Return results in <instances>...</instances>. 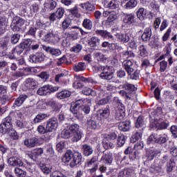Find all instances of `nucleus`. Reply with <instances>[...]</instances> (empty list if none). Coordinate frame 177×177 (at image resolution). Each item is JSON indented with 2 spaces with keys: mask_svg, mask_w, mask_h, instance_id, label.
<instances>
[{
  "mask_svg": "<svg viewBox=\"0 0 177 177\" xmlns=\"http://www.w3.org/2000/svg\"><path fill=\"white\" fill-rule=\"evenodd\" d=\"M44 60H45V55L42 53H37L29 57V61L32 62V63H41Z\"/></svg>",
  "mask_w": 177,
  "mask_h": 177,
  "instance_id": "obj_15",
  "label": "nucleus"
},
{
  "mask_svg": "<svg viewBox=\"0 0 177 177\" xmlns=\"http://www.w3.org/2000/svg\"><path fill=\"white\" fill-rule=\"evenodd\" d=\"M6 31V18L0 16V35Z\"/></svg>",
  "mask_w": 177,
  "mask_h": 177,
  "instance_id": "obj_33",
  "label": "nucleus"
},
{
  "mask_svg": "<svg viewBox=\"0 0 177 177\" xmlns=\"http://www.w3.org/2000/svg\"><path fill=\"white\" fill-rule=\"evenodd\" d=\"M152 32H151V26L146 28L144 30V32L141 36L142 40L144 41H150V38H151Z\"/></svg>",
  "mask_w": 177,
  "mask_h": 177,
  "instance_id": "obj_26",
  "label": "nucleus"
},
{
  "mask_svg": "<svg viewBox=\"0 0 177 177\" xmlns=\"http://www.w3.org/2000/svg\"><path fill=\"white\" fill-rule=\"evenodd\" d=\"M80 8L86 12H92L95 10V6L89 2L80 4Z\"/></svg>",
  "mask_w": 177,
  "mask_h": 177,
  "instance_id": "obj_32",
  "label": "nucleus"
},
{
  "mask_svg": "<svg viewBox=\"0 0 177 177\" xmlns=\"http://www.w3.org/2000/svg\"><path fill=\"white\" fill-rule=\"evenodd\" d=\"M142 135H143V132L142 130H140L137 132H136L133 136H132V139L131 142H136V140H140L142 139Z\"/></svg>",
  "mask_w": 177,
  "mask_h": 177,
  "instance_id": "obj_52",
  "label": "nucleus"
},
{
  "mask_svg": "<svg viewBox=\"0 0 177 177\" xmlns=\"http://www.w3.org/2000/svg\"><path fill=\"white\" fill-rule=\"evenodd\" d=\"M162 117V109L161 107H157L149 115L150 127L159 130L167 129L169 122H164Z\"/></svg>",
  "mask_w": 177,
  "mask_h": 177,
  "instance_id": "obj_1",
  "label": "nucleus"
},
{
  "mask_svg": "<svg viewBox=\"0 0 177 177\" xmlns=\"http://www.w3.org/2000/svg\"><path fill=\"white\" fill-rule=\"evenodd\" d=\"M135 176V170L131 168H127L124 170L120 171L118 177H132Z\"/></svg>",
  "mask_w": 177,
  "mask_h": 177,
  "instance_id": "obj_20",
  "label": "nucleus"
},
{
  "mask_svg": "<svg viewBox=\"0 0 177 177\" xmlns=\"http://www.w3.org/2000/svg\"><path fill=\"white\" fill-rule=\"evenodd\" d=\"M28 97V95L26 94L21 95L18 98H17L15 101L14 106L15 107H20L23 103L26 101V100Z\"/></svg>",
  "mask_w": 177,
  "mask_h": 177,
  "instance_id": "obj_30",
  "label": "nucleus"
},
{
  "mask_svg": "<svg viewBox=\"0 0 177 177\" xmlns=\"http://www.w3.org/2000/svg\"><path fill=\"white\" fill-rule=\"evenodd\" d=\"M31 73V68L26 67L24 68L19 69L16 71V73L14 74V77H24L26 75H28Z\"/></svg>",
  "mask_w": 177,
  "mask_h": 177,
  "instance_id": "obj_23",
  "label": "nucleus"
},
{
  "mask_svg": "<svg viewBox=\"0 0 177 177\" xmlns=\"http://www.w3.org/2000/svg\"><path fill=\"white\" fill-rule=\"evenodd\" d=\"M56 1L50 0L48 2L44 3V8L47 9V10H53V9L56 8Z\"/></svg>",
  "mask_w": 177,
  "mask_h": 177,
  "instance_id": "obj_46",
  "label": "nucleus"
},
{
  "mask_svg": "<svg viewBox=\"0 0 177 177\" xmlns=\"http://www.w3.org/2000/svg\"><path fill=\"white\" fill-rule=\"evenodd\" d=\"M48 118V115L46 113H39L37 114L33 120L35 124H38L42 122L44 120Z\"/></svg>",
  "mask_w": 177,
  "mask_h": 177,
  "instance_id": "obj_39",
  "label": "nucleus"
},
{
  "mask_svg": "<svg viewBox=\"0 0 177 177\" xmlns=\"http://www.w3.org/2000/svg\"><path fill=\"white\" fill-rule=\"evenodd\" d=\"M37 85L38 82L34 78L29 77L25 81V86H26L28 89H35Z\"/></svg>",
  "mask_w": 177,
  "mask_h": 177,
  "instance_id": "obj_21",
  "label": "nucleus"
},
{
  "mask_svg": "<svg viewBox=\"0 0 177 177\" xmlns=\"http://www.w3.org/2000/svg\"><path fill=\"white\" fill-rule=\"evenodd\" d=\"M31 44H32L31 39H27L21 42L19 45L22 47V48L27 49V48H30V46H31Z\"/></svg>",
  "mask_w": 177,
  "mask_h": 177,
  "instance_id": "obj_58",
  "label": "nucleus"
},
{
  "mask_svg": "<svg viewBox=\"0 0 177 177\" xmlns=\"http://www.w3.org/2000/svg\"><path fill=\"white\" fill-rule=\"evenodd\" d=\"M138 53L141 56V57H146V56H147V49L146 48V46H145V45H141L139 46Z\"/></svg>",
  "mask_w": 177,
  "mask_h": 177,
  "instance_id": "obj_53",
  "label": "nucleus"
},
{
  "mask_svg": "<svg viewBox=\"0 0 177 177\" xmlns=\"http://www.w3.org/2000/svg\"><path fill=\"white\" fill-rule=\"evenodd\" d=\"M46 131L47 132H53L57 129L59 127V122H57V118H53L48 120L46 123Z\"/></svg>",
  "mask_w": 177,
  "mask_h": 177,
  "instance_id": "obj_13",
  "label": "nucleus"
},
{
  "mask_svg": "<svg viewBox=\"0 0 177 177\" xmlns=\"http://www.w3.org/2000/svg\"><path fill=\"white\" fill-rule=\"evenodd\" d=\"M130 125L131 122L129 121L122 122L119 124V129L123 131V132H127V131H129Z\"/></svg>",
  "mask_w": 177,
  "mask_h": 177,
  "instance_id": "obj_35",
  "label": "nucleus"
},
{
  "mask_svg": "<svg viewBox=\"0 0 177 177\" xmlns=\"http://www.w3.org/2000/svg\"><path fill=\"white\" fill-rule=\"evenodd\" d=\"M59 86H53L49 84L44 85L37 90V95H39V96H46L53 93L54 92H57V91H59Z\"/></svg>",
  "mask_w": 177,
  "mask_h": 177,
  "instance_id": "obj_7",
  "label": "nucleus"
},
{
  "mask_svg": "<svg viewBox=\"0 0 177 177\" xmlns=\"http://www.w3.org/2000/svg\"><path fill=\"white\" fill-rule=\"evenodd\" d=\"M102 146L104 147V149H106V150L109 149H114V144L108 140L106 141L103 140Z\"/></svg>",
  "mask_w": 177,
  "mask_h": 177,
  "instance_id": "obj_60",
  "label": "nucleus"
},
{
  "mask_svg": "<svg viewBox=\"0 0 177 177\" xmlns=\"http://www.w3.org/2000/svg\"><path fill=\"white\" fill-rule=\"evenodd\" d=\"M62 161L63 162H70L71 161L70 167L71 168H74L75 165H81L82 164V154L78 151L73 153V151L68 150L63 157Z\"/></svg>",
  "mask_w": 177,
  "mask_h": 177,
  "instance_id": "obj_2",
  "label": "nucleus"
},
{
  "mask_svg": "<svg viewBox=\"0 0 177 177\" xmlns=\"http://www.w3.org/2000/svg\"><path fill=\"white\" fill-rule=\"evenodd\" d=\"M115 37L120 42H123V44L129 42V36L127 33H118L115 35Z\"/></svg>",
  "mask_w": 177,
  "mask_h": 177,
  "instance_id": "obj_31",
  "label": "nucleus"
},
{
  "mask_svg": "<svg viewBox=\"0 0 177 177\" xmlns=\"http://www.w3.org/2000/svg\"><path fill=\"white\" fill-rule=\"evenodd\" d=\"M169 138H168V135L162 134L160 135L157 137L156 134H151L147 139L148 145L151 143H157L158 145H164L168 142Z\"/></svg>",
  "mask_w": 177,
  "mask_h": 177,
  "instance_id": "obj_5",
  "label": "nucleus"
},
{
  "mask_svg": "<svg viewBox=\"0 0 177 177\" xmlns=\"http://www.w3.org/2000/svg\"><path fill=\"white\" fill-rule=\"evenodd\" d=\"M136 128H141L143 129L146 128V124L145 123V118L142 116H139L136 122Z\"/></svg>",
  "mask_w": 177,
  "mask_h": 177,
  "instance_id": "obj_37",
  "label": "nucleus"
},
{
  "mask_svg": "<svg viewBox=\"0 0 177 177\" xmlns=\"http://www.w3.org/2000/svg\"><path fill=\"white\" fill-rule=\"evenodd\" d=\"M13 128L12 126V117L7 116L2 120V123L0 124V131L2 133H6L8 129Z\"/></svg>",
  "mask_w": 177,
  "mask_h": 177,
  "instance_id": "obj_10",
  "label": "nucleus"
},
{
  "mask_svg": "<svg viewBox=\"0 0 177 177\" xmlns=\"http://www.w3.org/2000/svg\"><path fill=\"white\" fill-rule=\"evenodd\" d=\"M19 39H20V35L14 34V35H11L10 42H11V44H13V45H16V44H17V42H19Z\"/></svg>",
  "mask_w": 177,
  "mask_h": 177,
  "instance_id": "obj_61",
  "label": "nucleus"
},
{
  "mask_svg": "<svg viewBox=\"0 0 177 177\" xmlns=\"http://www.w3.org/2000/svg\"><path fill=\"white\" fill-rule=\"evenodd\" d=\"M57 99H66V97H70L71 96V92L68 91H62L56 94Z\"/></svg>",
  "mask_w": 177,
  "mask_h": 177,
  "instance_id": "obj_38",
  "label": "nucleus"
},
{
  "mask_svg": "<svg viewBox=\"0 0 177 177\" xmlns=\"http://www.w3.org/2000/svg\"><path fill=\"white\" fill-rule=\"evenodd\" d=\"M117 145L119 147H122L123 145H125V136L120 134L118 137Z\"/></svg>",
  "mask_w": 177,
  "mask_h": 177,
  "instance_id": "obj_56",
  "label": "nucleus"
},
{
  "mask_svg": "<svg viewBox=\"0 0 177 177\" xmlns=\"http://www.w3.org/2000/svg\"><path fill=\"white\" fill-rule=\"evenodd\" d=\"M82 151L84 157H89L93 154V148L88 144L82 145Z\"/></svg>",
  "mask_w": 177,
  "mask_h": 177,
  "instance_id": "obj_19",
  "label": "nucleus"
},
{
  "mask_svg": "<svg viewBox=\"0 0 177 177\" xmlns=\"http://www.w3.org/2000/svg\"><path fill=\"white\" fill-rule=\"evenodd\" d=\"M61 137L64 139H69V138L73 137V134L71 133V131H70V129H68V127H66L61 133Z\"/></svg>",
  "mask_w": 177,
  "mask_h": 177,
  "instance_id": "obj_44",
  "label": "nucleus"
},
{
  "mask_svg": "<svg viewBox=\"0 0 177 177\" xmlns=\"http://www.w3.org/2000/svg\"><path fill=\"white\" fill-rule=\"evenodd\" d=\"M37 32V28L35 27H30L27 32L28 35H30V37H32V38H37V35L35 33Z\"/></svg>",
  "mask_w": 177,
  "mask_h": 177,
  "instance_id": "obj_63",
  "label": "nucleus"
},
{
  "mask_svg": "<svg viewBox=\"0 0 177 177\" xmlns=\"http://www.w3.org/2000/svg\"><path fill=\"white\" fill-rule=\"evenodd\" d=\"M15 172L17 177H26L27 176V172L20 168H15Z\"/></svg>",
  "mask_w": 177,
  "mask_h": 177,
  "instance_id": "obj_54",
  "label": "nucleus"
},
{
  "mask_svg": "<svg viewBox=\"0 0 177 177\" xmlns=\"http://www.w3.org/2000/svg\"><path fill=\"white\" fill-rule=\"evenodd\" d=\"M42 143H44V140L41 138L37 137L26 138L24 141V146L28 147V149H32L35 146H40Z\"/></svg>",
  "mask_w": 177,
  "mask_h": 177,
  "instance_id": "obj_8",
  "label": "nucleus"
},
{
  "mask_svg": "<svg viewBox=\"0 0 177 177\" xmlns=\"http://www.w3.org/2000/svg\"><path fill=\"white\" fill-rule=\"evenodd\" d=\"M86 68V65L84 62H79L73 66V70L76 73L84 71Z\"/></svg>",
  "mask_w": 177,
  "mask_h": 177,
  "instance_id": "obj_42",
  "label": "nucleus"
},
{
  "mask_svg": "<svg viewBox=\"0 0 177 177\" xmlns=\"http://www.w3.org/2000/svg\"><path fill=\"white\" fill-rule=\"evenodd\" d=\"M42 49L47 53H50L52 56H60L62 55V50L59 48H52L50 46H42Z\"/></svg>",
  "mask_w": 177,
  "mask_h": 177,
  "instance_id": "obj_16",
  "label": "nucleus"
},
{
  "mask_svg": "<svg viewBox=\"0 0 177 177\" xmlns=\"http://www.w3.org/2000/svg\"><path fill=\"white\" fill-rule=\"evenodd\" d=\"M44 154V149L42 148H37L35 149H33L30 153H29L28 156L30 160H32V161H38V157H41Z\"/></svg>",
  "mask_w": 177,
  "mask_h": 177,
  "instance_id": "obj_14",
  "label": "nucleus"
},
{
  "mask_svg": "<svg viewBox=\"0 0 177 177\" xmlns=\"http://www.w3.org/2000/svg\"><path fill=\"white\" fill-rule=\"evenodd\" d=\"M6 133H8L14 140H17V139H19V135H17V132L13 129V127L8 129Z\"/></svg>",
  "mask_w": 177,
  "mask_h": 177,
  "instance_id": "obj_50",
  "label": "nucleus"
},
{
  "mask_svg": "<svg viewBox=\"0 0 177 177\" xmlns=\"http://www.w3.org/2000/svg\"><path fill=\"white\" fill-rule=\"evenodd\" d=\"M63 15H64V8H58L55 12L57 19H62L63 17Z\"/></svg>",
  "mask_w": 177,
  "mask_h": 177,
  "instance_id": "obj_64",
  "label": "nucleus"
},
{
  "mask_svg": "<svg viewBox=\"0 0 177 177\" xmlns=\"http://www.w3.org/2000/svg\"><path fill=\"white\" fill-rule=\"evenodd\" d=\"M88 45H90L91 48L99 46L100 45V39L96 37H92L88 41Z\"/></svg>",
  "mask_w": 177,
  "mask_h": 177,
  "instance_id": "obj_36",
  "label": "nucleus"
},
{
  "mask_svg": "<svg viewBox=\"0 0 177 177\" xmlns=\"http://www.w3.org/2000/svg\"><path fill=\"white\" fill-rule=\"evenodd\" d=\"M169 131H170L173 138H174V139H176V138H177V125L174 124V125L171 126Z\"/></svg>",
  "mask_w": 177,
  "mask_h": 177,
  "instance_id": "obj_62",
  "label": "nucleus"
},
{
  "mask_svg": "<svg viewBox=\"0 0 177 177\" xmlns=\"http://www.w3.org/2000/svg\"><path fill=\"white\" fill-rule=\"evenodd\" d=\"M136 16L138 19L145 20L147 18V10L145 9V8H139L136 12Z\"/></svg>",
  "mask_w": 177,
  "mask_h": 177,
  "instance_id": "obj_29",
  "label": "nucleus"
},
{
  "mask_svg": "<svg viewBox=\"0 0 177 177\" xmlns=\"http://www.w3.org/2000/svg\"><path fill=\"white\" fill-rule=\"evenodd\" d=\"M67 127L73 136L72 138L73 142H79V140L82 139V135H84V133L82 131H81V130H80V125H78V124H69L67 126Z\"/></svg>",
  "mask_w": 177,
  "mask_h": 177,
  "instance_id": "obj_4",
  "label": "nucleus"
},
{
  "mask_svg": "<svg viewBox=\"0 0 177 177\" xmlns=\"http://www.w3.org/2000/svg\"><path fill=\"white\" fill-rule=\"evenodd\" d=\"M79 80H80V81H82V82H84V84H88V85H89V86H92V85H93V84H96V82L93 81V80L91 77L86 78L84 77H80Z\"/></svg>",
  "mask_w": 177,
  "mask_h": 177,
  "instance_id": "obj_51",
  "label": "nucleus"
},
{
  "mask_svg": "<svg viewBox=\"0 0 177 177\" xmlns=\"http://www.w3.org/2000/svg\"><path fill=\"white\" fill-rule=\"evenodd\" d=\"M98 160L99 157H97V156H94L91 159H88L85 162V167H87L88 168H92V167H97Z\"/></svg>",
  "mask_w": 177,
  "mask_h": 177,
  "instance_id": "obj_25",
  "label": "nucleus"
},
{
  "mask_svg": "<svg viewBox=\"0 0 177 177\" xmlns=\"http://www.w3.org/2000/svg\"><path fill=\"white\" fill-rule=\"evenodd\" d=\"M100 115L102 118H109L110 117V109L106 108L104 110L100 111Z\"/></svg>",
  "mask_w": 177,
  "mask_h": 177,
  "instance_id": "obj_55",
  "label": "nucleus"
},
{
  "mask_svg": "<svg viewBox=\"0 0 177 177\" xmlns=\"http://www.w3.org/2000/svg\"><path fill=\"white\" fill-rule=\"evenodd\" d=\"M138 6V0H129L124 5L125 9H133Z\"/></svg>",
  "mask_w": 177,
  "mask_h": 177,
  "instance_id": "obj_45",
  "label": "nucleus"
},
{
  "mask_svg": "<svg viewBox=\"0 0 177 177\" xmlns=\"http://www.w3.org/2000/svg\"><path fill=\"white\" fill-rule=\"evenodd\" d=\"M9 95H8V86L0 85V102L1 104H5L6 102L10 100Z\"/></svg>",
  "mask_w": 177,
  "mask_h": 177,
  "instance_id": "obj_12",
  "label": "nucleus"
},
{
  "mask_svg": "<svg viewBox=\"0 0 177 177\" xmlns=\"http://www.w3.org/2000/svg\"><path fill=\"white\" fill-rule=\"evenodd\" d=\"M8 162L9 165H12V167H16V165H19V167H23L24 163L17 157H11L8 159Z\"/></svg>",
  "mask_w": 177,
  "mask_h": 177,
  "instance_id": "obj_27",
  "label": "nucleus"
},
{
  "mask_svg": "<svg viewBox=\"0 0 177 177\" xmlns=\"http://www.w3.org/2000/svg\"><path fill=\"white\" fill-rule=\"evenodd\" d=\"M75 104L79 107H81V106H91V100L87 98H81L77 97L75 102Z\"/></svg>",
  "mask_w": 177,
  "mask_h": 177,
  "instance_id": "obj_24",
  "label": "nucleus"
},
{
  "mask_svg": "<svg viewBox=\"0 0 177 177\" xmlns=\"http://www.w3.org/2000/svg\"><path fill=\"white\" fill-rule=\"evenodd\" d=\"M13 24H17V26H19V27H21L22 26H24V23L26 21L23 18L20 17H15L12 20Z\"/></svg>",
  "mask_w": 177,
  "mask_h": 177,
  "instance_id": "obj_47",
  "label": "nucleus"
},
{
  "mask_svg": "<svg viewBox=\"0 0 177 177\" xmlns=\"http://www.w3.org/2000/svg\"><path fill=\"white\" fill-rule=\"evenodd\" d=\"M122 88L127 92L122 90L119 92L120 95H121V96H123V97L128 99L129 100H131V99H132V92H135L138 89L135 86V85L129 84L128 82H126L123 85H122Z\"/></svg>",
  "mask_w": 177,
  "mask_h": 177,
  "instance_id": "obj_3",
  "label": "nucleus"
},
{
  "mask_svg": "<svg viewBox=\"0 0 177 177\" xmlns=\"http://www.w3.org/2000/svg\"><path fill=\"white\" fill-rule=\"evenodd\" d=\"M93 55L94 59H95V60H97V62H104V60L107 59L106 55H103V53L99 51L94 52Z\"/></svg>",
  "mask_w": 177,
  "mask_h": 177,
  "instance_id": "obj_34",
  "label": "nucleus"
},
{
  "mask_svg": "<svg viewBox=\"0 0 177 177\" xmlns=\"http://www.w3.org/2000/svg\"><path fill=\"white\" fill-rule=\"evenodd\" d=\"M124 22L127 24H133V23H135V15L129 14L125 15Z\"/></svg>",
  "mask_w": 177,
  "mask_h": 177,
  "instance_id": "obj_43",
  "label": "nucleus"
},
{
  "mask_svg": "<svg viewBox=\"0 0 177 177\" xmlns=\"http://www.w3.org/2000/svg\"><path fill=\"white\" fill-rule=\"evenodd\" d=\"M102 72L100 73V78L102 80H107L110 81V80H113L114 77V68L113 66H103Z\"/></svg>",
  "mask_w": 177,
  "mask_h": 177,
  "instance_id": "obj_9",
  "label": "nucleus"
},
{
  "mask_svg": "<svg viewBox=\"0 0 177 177\" xmlns=\"http://www.w3.org/2000/svg\"><path fill=\"white\" fill-rule=\"evenodd\" d=\"M82 93L86 96H89V95H91V96H96V95H97L96 91L92 90V88L89 87L84 88V89L82 91Z\"/></svg>",
  "mask_w": 177,
  "mask_h": 177,
  "instance_id": "obj_40",
  "label": "nucleus"
},
{
  "mask_svg": "<svg viewBox=\"0 0 177 177\" xmlns=\"http://www.w3.org/2000/svg\"><path fill=\"white\" fill-rule=\"evenodd\" d=\"M122 66L129 75H131L135 71V69H133V61L132 60H124L122 62Z\"/></svg>",
  "mask_w": 177,
  "mask_h": 177,
  "instance_id": "obj_17",
  "label": "nucleus"
},
{
  "mask_svg": "<svg viewBox=\"0 0 177 177\" xmlns=\"http://www.w3.org/2000/svg\"><path fill=\"white\" fill-rule=\"evenodd\" d=\"M101 161L103 164L110 165L113 162V154L110 153H104L101 158Z\"/></svg>",
  "mask_w": 177,
  "mask_h": 177,
  "instance_id": "obj_28",
  "label": "nucleus"
},
{
  "mask_svg": "<svg viewBox=\"0 0 177 177\" xmlns=\"http://www.w3.org/2000/svg\"><path fill=\"white\" fill-rule=\"evenodd\" d=\"M24 50V48L19 44V46H16V48L13 50V55L14 56H20L21 53H23V51Z\"/></svg>",
  "mask_w": 177,
  "mask_h": 177,
  "instance_id": "obj_57",
  "label": "nucleus"
},
{
  "mask_svg": "<svg viewBox=\"0 0 177 177\" xmlns=\"http://www.w3.org/2000/svg\"><path fill=\"white\" fill-rule=\"evenodd\" d=\"M100 97L102 96V99L98 100L97 102V106H104V104H107L110 100H111V97L109 95L104 96V91H100L99 93Z\"/></svg>",
  "mask_w": 177,
  "mask_h": 177,
  "instance_id": "obj_18",
  "label": "nucleus"
},
{
  "mask_svg": "<svg viewBox=\"0 0 177 177\" xmlns=\"http://www.w3.org/2000/svg\"><path fill=\"white\" fill-rule=\"evenodd\" d=\"M87 126L91 129H96L97 128V123L93 118L87 120Z\"/></svg>",
  "mask_w": 177,
  "mask_h": 177,
  "instance_id": "obj_59",
  "label": "nucleus"
},
{
  "mask_svg": "<svg viewBox=\"0 0 177 177\" xmlns=\"http://www.w3.org/2000/svg\"><path fill=\"white\" fill-rule=\"evenodd\" d=\"M45 41L49 44H56V35L53 30H50L45 35Z\"/></svg>",
  "mask_w": 177,
  "mask_h": 177,
  "instance_id": "obj_22",
  "label": "nucleus"
},
{
  "mask_svg": "<svg viewBox=\"0 0 177 177\" xmlns=\"http://www.w3.org/2000/svg\"><path fill=\"white\" fill-rule=\"evenodd\" d=\"M82 26L86 30H92V27H93V24L92 23V21H91V19L86 18L84 19Z\"/></svg>",
  "mask_w": 177,
  "mask_h": 177,
  "instance_id": "obj_41",
  "label": "nucleus"
},
{
  "mask_svg": "<svg viewBox=\"0 0 177 177\" xmlns=\"http://www.w3.org/2000/svg\"><path fill=\"white\" fill-rule=\"evenodd\" d=\"M102 16L104 17H107L104 24L105 27H111V26L114 24V21L118 19V16L115 11L104 10L102 12Z\"/></svg>",
  "mask_w": 177,
  "mask_h": 177,
  "instance_id": "obj_6",
  "label": "nucleus"
},
{
  "mask_svg": "<svg viewBox=\"0 0 177 177\" xmlns=\"http://www.w3.org/2000/svg\"><path fill=\"white\" fill-rule=\"evenodd\" d=\"M40 169L43 173L48 175L52 172V167L48 166V165L40 164Z\"/></svg>",
  "mask_w": 177,
  "mask_h": 177,
  "instance_id": "obj_49",
  "label": "nucleus"
},
{
  "mask_svg": "<svg viewBox=\"0 0 177 177\" xmlns=\"http://www.w3.org/2000/svg\"><path fill=\"white\" fill-rule=\"evenodd\" d=\"M118 6H120L118 0H111L107 4V8L109 9H117Z\"/></svg>",
  "mask_w": 177,
  "mask_h": 177,
  "instance_id": "obj_48",
  "label": "nucleus"
},
{
  "mask_svg": "<svg viewBox=\"0 0 177 177\" xmlns=\"http://www.w3.org/2000/svg\"><path fill=\"white\" fill-rule=\"evenodd\" d=\"M125 117V106L122 103H119L118 106L115 109V118L117 121H122Z\"/></svg>",
  "mask_w": 177,
  "mask_h": 177,
  "instance_id": "obj_11",
  "label": "nucleus"
}]
</instances>
